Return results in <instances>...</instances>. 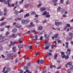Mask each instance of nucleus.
I'll return each mask as SVG.
<instances>
[{"label":"nucleus","mask_w":73,"mask_h":73,"mask_svg":"<svg viewBox=\"0 0 73 73\" xmlns=\"http://www.w3.org/2000/svg\"><path fill=\"white\" fill-rule=\"evenodd\" d=\"M29 22V21L28 19L23 20H21V23L22 24H27Z\"/></svg>","instance_id":"1"},{"label":"nucleus","mask_w":73,"mask_h":73,"mask_svg":"<svg viewBox=\"0 0 73 73\" xmlns=\"http://www.w3.org/2000/svg\"><path fill=\"white\" fill-rule=\"evenodd\" d=\"M2 35H1L0 36V42H2L3 41V39L5 37L4 36H3L2 37Z\"/></svg>","instance_id":"2"},{"label":"nucleus","mask_w":73,"mask_h":73,"mask_svg":"<svg viewBox=\"0 0 73 73\" xmlns=\"http://www.w3.org/2000/svg\"><path fill=\"white\" fill-rule=\"evenodd\" d=\"M58 36V34L55 35L54 36V37H55L56 40H59V37H57Z\"/></svg>","instance_id":"3"},{"label":"nucleus","mask_w":73,"mask_h":73,"mask_svg":"<svg viewBox=\"0 0 73 73\" xmlns=\"http://www.w3.org/2000/svg\"><path fill=\"white\" fill-rule=\"evenodd\" d=\"M67 51L66 52V53L67 56H69L70 54V52L71 51V50L69 48H68L67 50Z\"/></svg>","instance_id":"4"},{"label":"nucleus","mask_w":73,"mask_h":73,"mask_svg":"<svg viewBox=\"0 0 73 73\" xmlns=\"http://www.w3.org/2000/svg\"><path fill=\"white\" fill-rule=\"evenodd\" d=\"M12 50L13 52H16V46H14L13 47Z\"/></svg>","instance_id":"5"},{"label":"nucleus","mask_w":73,"mask_h":73,"mask_svg":"<svg viewBox=\"0 0 73 73\" xmlns=\"http://www.w3.org/2000/svg\"><path fill=\"white\" fill-rule=\"evenodd\" d=\"M62 23L61 22H55V25H56V26H58L60 25H61Z\"/></svg>","instance_id":"6"},{"label":"nucleus","mask_w":73,"mask_h":73,"mask_svg":"<svg viewBox=\"0 0 73 73\" xmlns=\"http://www.w3.org/2000/svg\"><path fill=\"white\" fill-rule=\"evenodd\" d=\"M10 42L11 44H12V45H14L17 44V42H13L12 41H10Z\"/></svg>","instance_id":"7"},{"label":"nucleus","mask_w":73,"mask_h":73,"mask_svg":"<svg viewBox=\"0 0 73 73\" xmlns=\"http://www.w3.org/2000/svg\"><path fill=\"white\" fill-rule=\"evenodd\" d=\"M23 44H19L18 45V48L19 49H21V48H23Z\"/></svg>","instance_id":"8"},{"label":"nucleus","mask_w":73,"mask_h":73,"mask_svg":"<svg viewBox=\"0 0 73 73\" xmlns=\"http://www.w3.org/2000/svg\"><path fill=\"white\" fill-rule=\"evenodd\" d=\"M49 13H47L46 11H45L43 12L42 15H49Z\"/></svg>","instance_id":"9"},{"label":"nucleus","mask_w":73,"mask_h":73,"mask_svg":"<svg viewBox=\"0 0 73 73\" xmlns=\"http://www.w3.org/2000/svg\"><path fill=\"white\" fill-rule=\"evenodd\" d=\"M16 36H15V34H12L11 36H10L9 37L10 38H16Z\"/></svg>","instance_id":"10"},{"label":"nucleus","mask_w":73,"mask_h":73,"mask_svg":"<svg viewBox=\"0 0 73 73\" xmlns=\"http://www.w3.org/2000/svg\"><path fill=\"white\" fill-rule=\"evenodd\" d=\"M39 62H40L41 64L44 63V61H42V60H40H40H39L37 62L38 64H39Z\"/></svg>","instance_id":"11"},{"label":"nucleus","mask_w":73,"mask_h":73,"mask_svg":"<svg viewBox=\"0 0 73 73\" xmlns=\"http://www.w3.org/2000/svg\"><path fill=\"white\" fill-rule=\"evenodd\" d=\"M46 9V8L45 7H42V9H40V10L41 12H43V11H45Z\"/></svg>","instance_id":"12"},{"label":"nucleus","mask_w":73,"mask_h":73,"mask_svg":"<svg viewBox=\"0 0 73 73\" xmlns=\"http://www.w3.org/2000/svg\"><path fill=\"white\" fill-rule=\"evenodd\" d=\"M47 53H48L47 55L46 56V58L48 57V56H52V54H51V53L50 52H47Z\"/></svg>","instance_id":"13"},{"label":"nucleus","mask_w":73,"mask_h":73,"mask_svg":"<svg viewBox=\"0 0 73 73\" xmlns=\"http://www.w3.org/2000/svg\"><path fill=\"white\" fill-rule=\"evenodd\" d=\"M38 37H37V35H36L35 36V39H32V40H34L35 41H36L37 40L38 38Z\"/></svg>","instance_id":"14"},{"label":"nucleus","mask_w":73,"mask_h":73,"mask_svg":"<svg viewBox=\"0 0 73 73\" xmlns=\"http://www.w3.org/2000/svg\"><path fill=\"white\" fill-rule=\"evenodd\" d=\"M44 37L46 38V39H48L49 38V35L46 34H45Z\"/></svg>","instance_id":"15"},{"label":"nucleus","mask_w":73,"mask_h":73,"mask_svg":"<svg viewBox=\"0 0 73 73\" xmlns=\"http://www.w3.org/2000/svg\"><path fill=\"white\" fill-rule=\"evenodd\" d=\"M34 25L33 24V23L31 22L30 23V25L29 27H34Z\"/></svg>","instance_id":"16"},{"label":"nucleus","mask_w":73,"mask_h":73,"mask_svg":"<svg viewBox=\"0 0 73 73\" xmlns=\"http://www.w3.org/2000/svg\"><path fill=\"white\" fill-rule=\"evenodd\" d=\"M15 27H16V28H21V26L19 25H16Z\"/></svg>","instance_id":"17"},{"label":"nucleus","mask_w":73,"mask_h":73,"mask_svg":"<svg viewBox=\"0 0 73 73\" xmlns=\"http://www.w3.org/2000/svg\"><path fill=\"white\" fill-rule=\"evenodd\" d=\"M17 31V29H14L12 30V32L13 33H15V32H16Z\"/></svg>","instance_id":"18"},{"label":"nucleus","mask_w":73,"mask_h":73,"mask_svg":"<svg viewBox=\"0 0 73 73\" xmlns=\"http://www.w3.org/2000/svg\"><path fill=\"white\" fill-rule=\"evenodd\" d=\"M72 40V38H68V39H66L67 41H69Z\"/></svg>","instance_id":"19"},{"label":"nucleus","mask_w":73,"mask_h":73,"mask_svg":"<svg viewBox=\"0 0 73 73\" xmlns=\"http://www.w3.org/2000/svg\"><path fill=\"white\" fill-rule=\"evenodd\" d=\"M6 23V22H3L2 23H1V24L0 25V26L1 27V26H3V25H4V24H5Z\"/></svg>","instance_id":"20"},{"label":"nucleus","mask_w":73,"mask_h":73,"mask_svg":"<svg viewBox=\"0 0 73 73\" xmlns=\"http://www.w3.org/2000/svg\"><path fill=\"white\" fill-rule=\"evenodd\" d=\"M45 46L46 47L45 48V49H46V50L48 49H49V46H46V45H45Z\"/></svg>","instance_id":"21"},{"label":"nucleus","mask_w":73,"mask_h":73,"mask_svg":"<svg viewBox=\"0 0 73 73\" xmlns=\"http://www.w3.org/2000/svg\"><path fill=\"white\" fill-rule=\"evenodd\" d=\"M29 13L26 14V15H24V17H28V16H29Z\"/></svg>","instance_id":"22"},{"label":"nucleus","mask_w":73,"mask_h":73,"mask_svg":"<svg viewBox=\"0 0 73 73\" xmlns=\"http://www.w3.org/2000/svg\"><path fill=\"white\" fill-rule=\"evenodd\" d=\"M31 33H33V32H34V34H36V31L35 30H32L30 32Z\"/></svg>","instance_id":"23"},{"label":"nucleus","mask_w":73,"mask_h":73,"mask_svg":"<svg viewBox=\"0 0 73 73\" xmlns=\"http://www.w3.org/2000/svg\"><path fill=\"white\" fill-rule=\"evenodd\" d=\"M29 7V4H26L24 6L25 8H28Z\"/></svg>","instance_id":"24"},{"label":"nucleus","mask_w":73,"mask_h":73,"mask_svg":"<svg viewBox=\"0 0 73 73\" xmlns=\"http://www.w3.org/2000/svg\"><path fill=\"white\" fill-rule=\"evenodd\" d=\"M70 69L71 70H73V66L71 65L70 66Z\"/></svg>","instance_id":"25"},{"label":"nucleus","mask_w":73,"mask_h":73,"mask_svg":"<svg viewBox=\"0 0 73 73\" xmlns=\"http://www.w3.org/2000/svg\"><path fill=\"white\" fill-rule=\"evenodd\" d=\"M11 56L12 57H15V56H16V55L14 53H11Z\"/></svg>","instance_id":"26"},{"label":"nucleus","mask_w":73,"mask_h":73,"mask_svg":"<svg viewBox=\"0 0 73 73\" xmlns=\"http://www.w3.org/2000/svg\"><path fill=\"white\" fill-rule=\"evenodd\" d=\"M41 5H42V3H40L38 5H37V7H40L41 6Z\"/></svg>","instance_id":"27"},{"label":"nucleus","mask_w":73,"mask_h":73,"mask_svg":"<svg viewBox=\"0 0 73 73\" xmlns=\"http://www.w3.org/2000/svg\"><path fill=\"white\" fill-rule=\"evenodd\" d=\"M58 1V0H52V2H53V3H56V2H57Z\"/></svg>","instance_id":"28"},{"label":"nucleus","mask_w":73,"mask_h":73,"mask_svg":"<svg viewBox=\"0 0 73 73\" xmlns=\"http://www.w3.org/2000/svg\"><path fill=\"white\" fill-rule=\"evenodd\" d=\"M11 70V69L9 68L8 67L7 68V72H9V71H10Z\"/></svg>","instance_id":"29"},{"label":"nucleus","mask_w":73,"mask_h":73,"mask_svg":"<svg viewBox=\"0 0 73 73\" xmlns=\"http://www.w3.org/2000/svg\"><path fill=\"white\" fill-rule=\"evenodd\" d=\"M57 57V54H56L54 56V59L56 60V58Z\"/></svg>","instance_id":"30"},{"label":"nucleus","mask_w":73,"mask_h":73,"mask_svg":"<svg viewBox=\"0 0 73 73\" xmlns=\"http://www.w3.org/2000/svg\"><path fill=\"white\" fill-rule=\"evenodd\" d=\"M68 35L70 36H72L73 35V33H70L68 34Z\"/></svg>","instance_id":"31"},{"label":"nucleus","mask_w":73,"mask_h":73,"mask_svg":"<svg viewBox=\"0 0 73 73\" xmlns=\"http://www.w3.org/2000/svg\"><path fill=\"white\" fill-rule=\"evenodd\" d=\"M15 15H17L19 13V12L17 11H16L15 12Z\"/></svg>","instance_id":"32"},{"label":"nucleus","mask_w":73,"mask_h":73,"mask_svg":"<svg viewBox=\"0 0 73 73\" xmlns=\"http://www.w3.org/2000/svg\"><path fill=\"white\" fill-rule=\"evenodd\" d=\"M8 41V39H6L4 40V42H7Z\"/></svg>","instance_id":"33"},{"label":"nucleus","mask_w":73,"mask_h":73,"mask_svg":"<svg viewBox=\"0 0 73 73\" xmlns=\"http://www.w3.org/2000/svg\"><path fill=\"white\" fill-rule=\"evenodd\" d=\"M24 69H26V70H27V69H28V67L27 66H25L24 67Z\"/></svg>","instance_id":"34"},{"label":"nucleus","mask_w":73,"mask_h":73,"mask_svg":"<svg viewBox=\"0 0 73 73\" xmlns=\"http://www.w3.org/2000/svg\"><path fill=\"white\" fill-rule=\"evenodd\" d=\"M3 4H5V5H6V4H7V3L6 2V1H5V0H4V1H3Z\"/></svg>","instance_id":"35"},{"label":"nucleus","mask_w":73,"mask_h":73,"mask_svg":"<svg viewBox=\"0 0 73 73\" xmlns=\"http://www.w3.org/2000/svg\"><path fill=\"white\" fill-rule=\"evenodd\" d=\"M50 16L49 15V14L46 15V18H48V17H50Z\"/></svg>","instance_id":"36"},{"label":"nucleus","mask_w":73,"mask_h":73,"mask_svg":"<svg viewBox=\"0 0 73 73\" xmlns=\"http://www.w3.org/2000/svg\"><path fill=\"white\" fill-rule=\"evenodd\" d=\"M29 70H26V72H27L28 73H31V72L29 71Z\"/></svg>","instance_id":"37"},{"label":"nucleus","mask_w":73,"mask_h":73,"mask_svg":"<svg viewBox=\"0 0 73 73\" xmlns=\"http://www.w3.org/2000/svg\"><path fill=\"white\" fill-rule=\"evenodd\" d=\"M38 35H42V34H43V33H42V32H40L38 33Z\"/></svg>","instance_id":"38"},{"label":"nucleus","mask_w":73,"mask_h":73,"mask_svg":"<svg viewBox=\"0 0 73 73\" xmlns=\"http://www.w3.org/2000/svg\"><path fill=\"white\" fill-rule=\"evenodd\" d=\"M69 1H67L66 2V5H68V4H69Z\"/></svg>","instance_id":"39"},{"label":"nucleus","mask_w":73,"mask_h":73,"mask_svg":"<svg viewBox=\"0 0 73 73\" xmlns=\"http://www.w3.org/2000/svg\"><path fill=\"white\" fill-rule=\"evenodd\" d=\"M31 15H36V13L35 12H33L31 13Z\"/></svg>","instance_id":"40"},{"label":"nucleus","mask_w":73,"mask_h":73,"mask_svg":"<svg viewBox=\"0 0 73 73\" xmlns=\"http://www.w3.org/2000/svg\"><path fill=\"white\" fill-rule=\"evenodd\" d=\"M46 46H48L49 47L50 46V43L48 42L47 44H46Z\"/></svg>","instance_id":"41"},{"label":"nucleus","mask_w":73,"mask_h":73,"mask_svg":"<svg viewBox=\"0 0 73 73\" xmlns=\"http://www.w3.org/2000/svg\"><path fill=\"white\" fill-rule=\"evenodd\" d=\"M7 8H5L4 9V12H7Z\"/></svg>","instance_id":"42"},{"label":"nucleus","mask_w":73,"mask_h":73,"mask_svg":"<svg viewBox=\"0 0 73 73\" xmlns=\"http://www.w3.org/2000/svg\"><path fill=\"white\" fill-rule=\"evenodd\" d=\"M72 62H69L68 63L67 65H72Z\"/></svg>","instance_id":"43"},{"label":"nucleus","mask_w":73,"mask_h":73,"mask_svg":"<svg viewBox=\"0 0 73 73\" xmlns=\"http://www.w3.org/2000/svg\"><path fill=\"white\" fill-rule=\"evenodd\" d=\"M38 29H39V30H41L42 29V26H40L39 28Z\"/></svg>","instance_id":"44"},{"label":"nucleus","mask_w":73,"mask_h":73,"mask_svg":"<svg viewBox=\"0 0 73 73\" xmlns=\"http://www.w3.org/2000/svg\"><path fill=\"white\" fill-rule=\"evenodd\" d=\"M23 1H24V0H21V1H20L19 2V3L21 4V3H23Z\"/></svg>","instance_id":"45"},{"label":"nucleus","mask_w":73,"mask_h":73,"mask_svg":"<svg viewBox=\"0 0 73 73\" xmlns=\"http://www.w3.org/2000/svg\"><path fill=\"white\" fill-rule=\"evenodd\" d=\"M36 55V56H37L40 55V54L38 53H36L35 54V55Z\"/></svg>","instance_id":"46"},{"label":"nucleus","mask_w":73,"mask_h":73,"mask_svg":"<svg viewBox=\"0 0 73 73\" xmlns=\"http://www.w3.org/2000/svg\"><path fill=\"white\" fill-rule=\"evenodd\" d=\"M69 58V56H68V55H67V56H66L65 57V58L66 59H68V58Z\"/></svg>","instance_id":"47"},{"label":"nucleus","mask_w":73,"mask_h":73,"mask_svg":"<svg viewBox=\"0 0 73 73\" xmlns=\"http://www.w3.org/2000/svg\"><path fill=\"white\" fill-rule=\"evenodd\" d=\"M46 73V70H44L43 72H42V73Z\"/></svg>","instance_id":"48"},{"label":"nucleus","mask_w":73,"mask_h":73,"mask_svg":"<svg viewBox=\"0 0 73 73\" xmlns=\"http://www.w3.org/2000/svg\"><path fill=\"white\" fill-rule=\"evenodd\" d=\"M31 33V31H28L26 33V34H28L29 33Z\"/></svg>","instance_id":"49"},{"label":"nucleus","mask_w":73,"mask_h":73,"mask_svg":"<svg viewBox=\"0 0 73 73\" xmlns=\"http://www.w3.org/2000/svg\"><path fill=\"white\" fill-rule=\"evenodd\" d=\"M60 9H61V7H59L57 9V11H59V10H60Z\"/></svg>","instance_id":"50"},{"label":"nucleus","mask_w":73,"mask_h":73,"mask_svg":"<svg viewBox=\"0 0 73 73\" xmlns=\"http://www.w3.org/2000/svg\"><path fill=\"white\" fill-rule=\"evenodd\" d=\"M70 27V24H67V27Z\"/></svg>","instance_id":"51"},{"label":"nucleus","mask_w":73,"mask_h":73,"mask_svg":"<svg viewBox=\"0 0 73 73\" xmlns=\"http://www.w3.org/2000/svg\"><path fill=\"white\" fill-rule=\"evenodd\" d=\"M67 72L68 73H70V69L68 70H67Z\"/></svg>","instance_id":"52"},{"label":"nucleus","mask_w":73,"mask_h":73,"mask_svg":"<svg viewBox=\"0 0 73 73\" xmlns=\"http://www.w3.org/2000/svg\"><path fill=\"white\" fill-rule=\"evenodd\" d=\"M11 7H15V4L13 3L11 5Z\"/></svg>","instance_id":"53"},{"label":"nucleus","mask_w":73,"mask_h":73,"mask_svg":"<svg viewBox=\"0 0 73 73\" xmlns=\"http://www.w3.org/2000/svg\"><path fill=\"white\" fill-rule=\"evenodd\" d=\"M3 50V48L1 46H0V50Z\"/></svg>","instance_id":"54"},{"label":"nucleus","mask_w":73,"mask_h":73,"mask_svg":"<svg viewBox=\"0 0 73 73\" xmlns=\"http://www.w3.org/2000/svg\"><path fill=\"white\" fill-rule=\"evenodd\" d=\"M29 48V45H27L26 47V49H28Z\"/></svg>","instance_id":"55"},{"label":"nucleus","mask_w":73,"mask_h":73,"mask_svg":"<svg viewBox=\"0 0 73 73\" xmlns=\"http://www.w3.org/2000/svg\"><path fill=\"white\" fill-rule=\"evenodd\" d=\"M4 20V17L2 18L0 20V21H3V20Z\"/></svg>","instance_id":"56"},{"label":"nucleus","mask_w":73,"mask_h":73,"mask_svg":"<svg viewBox=\"0 0 73 73\" xmlns=\"http://www.w3.org/2000/svg\"><path fill=\"white\" fill-rule=\"evenodd\" d=\"M30 65H31V63L29 62L27 64V66H30Z\"/></svg>","instance_id":"57"},{"label":"nucleus","mask_w":73,"mask_h":73,"mask_svg":"<svg viewBox=\"0 0 73 73\" xmlns=\"http://www.w3.org/2000/svg\"><path fill=\"white\" fill-rule=\"evenodd\" d=\"M61 53L62 56V55H64V52H61Z\"/></svg>","instance_id":"58"},{"label":"nucleus","mask_w":73,"mask_h":73,"mask_svg":"<svg viewBox=\"0 0 73 73\" xmlns=\"http://www.w3.org/2000/svg\"><path fill=\"white\" fill-rule=\"evenodd\" d=\"M52 33V32H50L48 33L49 35H51Z\"/></svg>","instance_id":"59"},{"label":"nucleus","mask_w":73,"mask_h":73,"mask_svg":"<svg viewBox=\"0 0 73 73\" xmlns=\"http://www.w3.org/2000/svg\"><path fill=\"white\" fill-rule=\"evenodd\" d=\"M17 35L19 36H21V34L20 33H18L17 34Z\"/></svg>","instance_id":"60"},{"label":"nucleus","mask_w":73,"mask_h":73,"mask_svg":"<svg viewBox=\"0 0 73 73\" xmlns=\"http://www.w3.org/2000/svg\"><path fill=\"white\" fill-rule=\"evenodd\" d=\"M43 38V37L42 36H41L40 38V40H42Z\"/></svg>","instance_id":"61"},{"label":"nucleus","mask_w":73,"mask_h":73,"mask_svg":"<svg viewBox=\"0 0 73 73\" xmlns=\"http://www.w3.org/2000/svg\"><path fill=\"white\" fill-rule=\"evenodd\" d=\"M23 11V9H21L20 11H19V13H21V12H22Z\"/></svg>","instance_id":"62"},{"label":"nucleus","mask_w":73,"mask_h":73,"mask_svg":"<svg viewBox=\"0 0 73 73\" xmlns=\"http://www.w3.org/2000/svg\"><path fill=\"white\" fill-rule=\"evenodd\" d=\"M9 32H7L6 33V35L7 36V35H9Z\"/></svg>","instance_id":"63"},{"label":"nucleus","mask_w":73,"mask_h":73,"mask_svg":"<svg viewBox=\"0 0 73 73\" xmlns=\"http://www.w3.org/2000/svg\"><path fill=\"white\" fill-rule=\"evenodd\" d=\"M20 73H23V70H21L20 71Z\"/></svg>","instance_id":"64"}]
</instances>
